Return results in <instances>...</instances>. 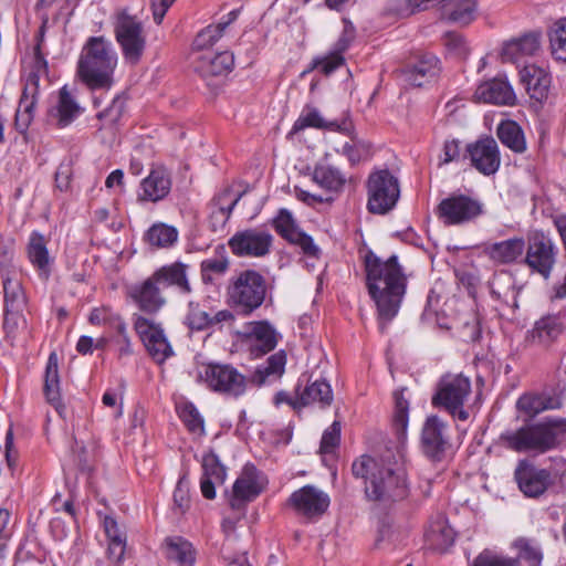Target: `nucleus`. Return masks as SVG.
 <instances>
[{"label":"nucleus","mask_w":566,"mask_h":566,"mask_svg":"<svg viewBox=\"0 0 566 566\" xmlns=\"http://www.w3.org/2000/svg\"><path fill=\"white\" fill-rule=\"evenodd\" d=\"M365 269L368 292L377 307L379 328L385 331L387 324L399 312L406 293L407 277L397 255L382 261L373 252H368L365 256Z\"/></svg>","instance_id":"1"},{"label":"nucleus","mask_w":566,"mask_h":566,"mask_svg":"<svg viewBox=\"0 0 566 566\" xmlns=\"http://www.w3.org/2000/svg\"><path fill=\"white\" fill-rule=\"evenodd\" d=\"M352 473L365 480V494L370 501L387 505L408 495L405 471L384 459L364 454L353 462Z\"/></svg>","instance_id":"2"},{"label":"nucleus","mask_w":566,"mask_h":566,"mask_svg":"<svg viewBox=\"0 0 566 566\" xmlns=\"http://www.w3.org/2000/svg\"><path fill=\"white\" fill-rule=\"evenodd\" d=\"M117 60V53L108 39L103 35L90 36L78 56L77 76L93 91L109 90L114 83Z\"/></svg>","instance_id":"3"},{"label":"nucleus","mask_w":566,"mask_h":566,"mask_svg":"<svg viewBox=\"0 0 566 566\" xmlns=\"http://www.w3.org/2000/svg\"><path fill=\"white\" fill-rule=\"evenodd\" d=\"M564 433H566V419L547 417L516 430L505 431L500 439L507 449L515 452L543 454L555 449Z\"/></svg>","instance_id":"4"},{"label":"nucleus","mask_w":566,"mask_h":566,"mask_svg":"<svg viewBox=\"0 0 566 566\" xmlns=\"http://www.w3.org/2000/svg\"><path fill=\"white\" fill-rule=\"evenodd\" d=\"M266 279L255 270H244L232 276L227 287L228 304L244 316L262 306L268 296Z\"/></svg>","instance_id":"5"},{"label":"nucleus","mask_w":566,"mask_h":566,"mask_svg":"<svg viewBox=\"0 0 566 566\" xmlns=\"http://www.w3.org/2000/svg\"><path fill=\"white\" fill-rule=\"evenodd\" d=\"M198 378L208 389L230 398L243 396L249 379L231 364L207 363L198 371Z\"/></svg>","instance_id":"6"},{"label":"nucleus","mask_w":566,"mask_h":566,"mask_svg":"<svg viewBox=\"0 0 566 566\" xmlns=\"http://www.w3.org/2000/svg\"><path fill=\"white\" fill-rule=\"evenodd\" d=\"M470 394L471 381L468 377L446 375L440 379L431 402L434 407L447 410L453 418L465 421L469 412L463 406Z\"/></svg>","instance_id":"7"},{"label":"nucleus","mask_w":566,"mask_h":566,"mask_svg":"<svg viewBox=\"0 0 566 566\" xmlns=\"http://www.w3.org/2000/svg\"><path fill=\"white\" fill-rule=\"evenodd\" d=\"M367 193L368 211L374 214H386L399 200V180L388 169L373 171L367 179Z\"/></svg>","instance_id":"8"},{"label":"nucleus","mask_w":566,"mask_h":566,"mask_svg":"<svg viewBox=\"0 0 566 566\" xmlns=\"http://www.w3.org/2000/svg\"><path fill=\"white\" fill-rule=\"evenodd\" d=\"M114 32L124 60L129 64H137L146 49V34L142 21L122 10L116 14Z\"/></svg>","instance_id":"9"},{"label":"nucleus","mask_w":566,"mask_h":566,"mask_svg":"<svg viewBox=\"0 0 566 566\" xmlns=\"http://www.w3.org/2000/svg\"><path fill=\"white\" fill-rule=\"evenodd\" d=\"M484 212V203L480 199L464 193H451L437 207V217L446 226H464L474 222Z\"/></svg>","instance_id":"10"},{"label":"nucleus","mask_w":566,"mask_h":566,"mask_svg":"<svg viewBox=\"0 0 566 566\" xmlns=\"http://www.w3.org/2000/svg\"><path fill=\"white\" fill-rule=\"evenodd\" d=\"M134 329L147 353L157 364H164L174 356V349L169 343L161 323L147 318L140 314L133 315Z\"/></svg>","instance_id":"11"},{"label":"nucleus","mask_w":566,"mask_h":566,"mask_svg":"<svg viewBox=\"0 0 566 566\" xmlns=\"http://www.w3.org/2000/svg\"><path fill=\"white\" fill-rule=\"evenodd\" d=\"M525 252V264L533 272L541 274L547 280L556 263L557 255V247L553 239L542 231H536L528 237Z\"/></svg>","instance_id":"12"},{"label":"nucleus","mask_w":566,"mask_h":566,"mask_svg":"<svg viewBox=\"0 0 566 566\" xmlns=\"http://www.w3.org/2000/svg\"><path fill=\"white\" fill-rule=\"evenodd\" d=\"M420 446L431 461H441L450 447L448 423L436 415L427 417L421 429Z\"/></svg>","instance_id":"13"},{"label":"nucleus","mask_w":566,"mask_h":566,"mask_svg":"<svg viewBox=\"0 0 566 566\" xmlns=\"http://www.w3.org/2000/svg\"><path fill=\"white\" fill-rule=\"evenodd\" d=\"M273 237L261 229H248L237 232L228 242L232 253L237 256L260 258L270 252Z\"/></svg>","instance_id":"14"},{"label":"nucleus","mask_w":566,"mask_h":566,"mask_svg":"<svg viewBox=\"0 0 566 566\" xmlns=\"http://www.w3.org/2000/svg\"><path fill=\"white\" fill-rule=\"evenodd\" d=\"M514 480L520 491L527 497H538L551 483V473L539 469L527 459L518 460L514 470Z\"/></svg>","instance_id":"15"},{"label":"nucleus","mask_w":566,"mask_h":566,"mask_svg":"<svg viewBox=\"0 0 566 566\" xmlns=\"http://www.w3.org/2000/svg\"><path fill=\"white\" fill-rule=\"evenodd\" d=\"M287 503L297 515L312 520L325 513L329 505V497L322 490L305 485L294 491Z\"/></svg>","instance_id":"16"},{"label":"nucleus","mask_w":566,"mask_h":566,"mask_svg":"<svg viewBox=\"0 0 566 566\" xmlns=\"http://www.w3.org/2000/svg\"><path fill=\"white\" fill-rule=\"evenodd\" d=\"M263 486L264 478L261 472L253 464H245L233 484L230 499L231 507L235 510L244 507L248 502L259 496Z\"/></svg>","instance_id":"17"},{"label":"nucleus","mask_w":566,"mask_h":566,"mask_svg":"<svg viewBox=\"0 0 566 566\" xmlns=\"http://www.w3.org/2000/svg\"><path fill=\"white\" fill-rule=\"evenodd\" d=\"M242 336L249 342L250 356L253 358L272 352L280 338L279 333L268 321L247 323Z\"/></svg>","instance_id":"18"},{"label":"nucleus","mask_w":566,"mask_h":566,"mask_svg":"<svg viewBox=\"0 0 566 566\" xmlns=\"http://www.w3.org/2000/svg\"><path fill=\"white\" fill-rule=\"evenodd\" d=\"M471 165L481 174L490 176L495 174L501 164L497 143L492 137H485L467 146Z\"/></svg>","instance_id":"19"},{"label":"nucleus","mask_w":566,"mask_h":566,"mask_svg":"<svg viewBox=\"0 0 566 566\" xmlns=\"http://www.w3.org/2000/svg\"><path fill=\"white\" fill-rule=\"evenodd\" d=\"M310 127L338 132L342 134L354 133V124L348 116H345L339 120H326L317 108L306 106L300 114L298 118L294 122L290 135H295Z\"/></svg>","instance_id":"20"},{"label":"nucleus","mask_w":566,"mask_h":566,"mask_svg":"<svg viewBox=\"0 0 566 566\" xmlns=\"http://www.w3.org/2000/svg\"><path fill=\"white\" fill-rule=\"evenodd\" d=\"M161 284L155 280L154 273L140 284L130 289L129 295L138 308L148 314H157L167 303L161 292Z\"/></svg>","instance_id":"21"},{"label":"nucleus","mask_w":566,"mask_h":566,"mask_svg":"<svg viewBox=\"0 0 566 566\" xmlns=\"http://www.w3.org/2000/svg\"><path fill=\"white\" fill-rule=\"evenodd\" d=\"M412 11L426 10L430 2L443 3L448 18L461 25L471 23L476 13V0H410Z\"/></svg>","instance_id":"22"},{"label":"nucleus","mask_w":566,"mask_h":566,"mask_svg":"<svg viewBox=\"0 0 566 566\" xmlns=\"http://www.w3.org/2000/svg\"><path fill=\"white\" fill-rule=\"evenodd\" d=\"M242 196L243 192L235 193L232 189L227 188L212 198L208 207L209 226L212 231L217 232L224 228Z\"/></svg>","instance_id":"23"},{"label":"nucleus","mask_w":566,"mask_h":566,"mask_svg":"<svg viewBox=\"0 0 566 566\" xmlns=\"http://www.w3.org/2000/svg\"><path fill=\"white\" fill-rule=\"evenodd\" d=\"M474 97L484 103L509 106L514 105L516 99L513 87L501 76L481 83L475 90Z\"/></svg>","instance_id":"24"},{"label":"nucleus","mask_w":566,"mask_h":566,"mask_svg":"<svg viewBox=\"0 0 566 566\" xmlns=\"http://www.w3.org/2000/svg\"><path fill=\"white\" fill-rule=\"evenodd\" d=\"M171 189L170 174L163 167L153 169L140 182L138 199L140 201L158 202L165 199Z\"/></svg>","instance_id":"25"},{"label":"nucleus","mask_w":566,"mask_h":566,"mask_svg":"<svg viewBox=\"0 0 566 566\" xmlns=\"http://www.w3.org/2000/svg\"><path fill=\"white\" fill-rule=\"evenodd\" d=\"M564 332V324L559 316L547 315L535 322L528 331L526 340L528 344L538 347H548Z\"/></svg>","instance_id":"26"},{"label":"nucleus","mask_w":566,"mask_h":566,"mask_svg":"<svg viewBox=\"0 0 566 566\" xmlns=\"http://www.w3.org/2000/svg\"><path fill=\"white\" fill-rule=\"evenodd\" d=\"M295 392L297 394L296 403L301 405V408L316 405L324 409L329 407L333 402L332 387L324 379H316L314 381L308 379L303 388L301 384H298L295 388Z\"/></svg>","instance_id":"27"},{"label":"nucleus","mask_w":566,"mask_h":566,"mask_svg":"<svg viewBox=\"0 0 566 566\" xmlns=\"http://www.w3.org/2000/svg\"><path fill=\"white\" fill-rule=\"evenodd\" d=\"M520 77L531 98L542 101L547 96L552 77L545 67L536 64L524 65Z\"/></svg>","instance_id":"28"},{"label":"nucleus","mask_w":566,"mask_h":566,"mask_svg":"<svg viewBox=\"0 0 566 566\" xmlns=\"http://www.w3.org/2000/svg\"><path fill=\"white\" fill-rule=\"evenodd\" d=\"M439 73V60L432 54H426L412 65L402 71L405 82L421 87L431 83Z\"/></svg>","instance_id":"29"},{"label":"nucleus","mask_w":566,"mask_h":566,"mask_svg":"<svg viewBox=\"0 0 566 566\" xmlns=\"http://www.w3.org/2000/svg\"><path fill=\"white\" fill-rule=\"evenodd\" d=\"M188 270L189 265L182 262H174L159 268L154 272V275L155 280H158L163 287L172 286L180 294L188 295L192 292Z\"/></svg>","instance_id":"30"},{"label":"nucleus","mask_w":566,"mask_h":566,"mask_svg":"<svg viewBox=\"0 0 566 566\" xmlns=\"http://www.w3.org/2000/svg\"><path fill=\"white\" fill-rule=\"evenodd\" d=\"M3 295H4V316L6 321L15 318L20 315L25 306L27 300L21 282L17 279V274L3 275Z\"/></svg>","instance_id":"31"},{"label":"nucleus","mask_w":566,"mask_h":566,"mask_svg":"<svg viewBox=\"0 0 566 566\" xmlns=\"http://www.w3.org/2000/svg\"><path fill=\"white\" fill-rule=\"evenodd\" d=\"M234 64L233 54L229 51L203 53L196 62L195 70L203 77L227 74Z\"/></svg>","instance_id":"32"},{"label":"nucleus","mask_w":566,"mask_h":566,"mask_svg":"<svg viewBox=\"0 0 566 566\" xmlns=\"http://www.w3.org/2000/svg\"><path fill=\"white\" fill-rule=\"evenodd\" d=\"M164 555L176 566H195L196 549L192 544L181 536L167 537L163 543Z\"/></svg>","instance_id":"33"},{"label":"nucleus","mask_w":566,"mask_h":566,"mask_svg":"<svg viewBox=\"0 0 566 566\" xmlns=\"http://www.w3.org/2000/svg\"><path fill=\"white\" fill-rule=\"evenodd\" d=\"M525 241L521 237L495 242L485 248L489 258L499 264H511L523 255Z\"/></svg>","instance_id":"34"},{"label":"nucleus","mask_w":566,"mask_h":566,"mask_svg":"<svg viewBox=\"0 0 566 566\" xmlns=\"http://www.w3.org/2000/svg\"><path fill=\"white\" fill-rule=\"evenodd\" d=\"M81 113L76 101L66 86L60 91L59 103L49 112V122L60 128L69 126Z\"/></svg>","instance_id":"35"},{"label":"nucleus","mask_w":566,"mask_h":566,"mask_svg":"<svg viewBox=\"0 0 566 566\" xmlns=\"http://www.w3.org/2000/svg\"><path fill=\"white\" fill-rule=\"evenodd\" d=\"M44 395L46 401L61 413L64 409L60 391L59 358L56 353H51L44 374Z\"/></svg>","instance_id":"36"},{"label":"nucleus","mask_w":566,"mask_h":566,"mask_svg":"<svg viewBox=\"0 0 566 566\" xmlns=\"http://www.w3.org/2000/svg\"><path fill=\"white\" fill-rule=\"evenodd\" d=\"M286 365V354L283 349L272 354L265 361L256 367L251 376V381L262 386L268 381L276 380L282 377Z\"/></svg>","instance_id":"37"},{"label":"nucleus","mask_w":566,"mask_h":566,"mask_svg":"<svg viewBox=\"0 0 566 566\" xmlns=\"http://www.w3.org/2000/svg\"><path fill=\"white\" fill-rule=\"evenodd\" d=\"M38 93L39 88H36L34 83L24 84L15 112V125L20 130L27 129L34 117Z\"/></svg>","instance_id":"38"},{"label":"nucleus","mask_w":566,"mask_h":566,"mask_svg":"<svg viewBox=\"0 0 566 566\" xmlns=\"http://www.w3.org/2000/svg\"><path fill=\"white\" fill-rule=\"evenodd\" d=\"M312 179L321 188L335 192L342 190L346 182L345 175L338 168L325 164L314 167Z\"/></svg>","instance_id":"39"},{"label":"nucleus","mask_w":566,"mask_h":566,"mask_svg":"<svg viewBox=\"0 0 566 566\" xmlns=\"http://www.w3.org/2000/svg\"><path fill=\"white\" fill-rule=\"evenodd\" d=\"M28 258L41 273H49L50 256L43 234L33 231L28 244Z\"/></svg>","instance_id":"40"},{"label":"nucleus","mask_w":566,"mask_h":566,"mask_svg":"<svg viewBox=\"0 0 566 566\" xmlns=\"http://www.w3.org/2000/svg\"><path fill=\"white\" fill-rule=\"evenodd\" d=\"M219 256L206 259L200 263L201 280L205 284H213L216 279L226 274L229 270V259L226 255L224 247L217 248Z\"/></svg>","instance_id":"41"},{"label":"nucleus","mask_w":566,"mask_h":566,"mask_svg":"<svg viewBox=\"0 0 566 566\" xmlns=\"http://www.w3.org/2000/svg\"><path fill=\"white\" fill-rule=\"evenodd\" d=\"M426 536L434 548L444 551L453 544L455 533L447 521L440 517L430 524Z\"/></svg>","instance_id":"42"},{"label":"nucleus","mask_w":566,"mask_h":566,"mask_svg":"<svg viewBox=\"0 0 566 566\" xmlns=\"http://www.w3.org/2000/svg\"><path fill=\"white\" fill-rule=\"evenodd\" d=\"M497 137L503 145L515 153H523L526 149L523 130L515 122L501 123L497 127Z\"/></svg>","instance_id":"43"},{"label":"nucleus","mask_w":566,"mask_h":566,"mask_svg":"<svg viewBox=\"0 0 566 566\" xmlns=\"http://www.w3.org/2000/svg\"><path fill=\"white\" fill-rule=\"evenodd\" d=\"M350 138V142L345 143L340 149L336 151L347 158L352 166L369 159L370 144L358 138L356 133L345 134Z\"/></svg>","instance_id":"44"},{"label":"nucleus","mask_w":566,"mask_h":566,"mask_svg":"<svg viewBox=\"0 0 566 566\" xmlns=\"http://www.w3.org/2000/svg\"><path fill=\"white\" fill-rule=\"evenodd\" d=\"M146 238L151 245L157 248L171 247L178 240V231L166 223H156L149 228Z\"/></svg>","instance_id":"45"},{"label":"nucleus","mask_w":566,"mask_h":566,"mask_svg":"<svg viewBox=\"0 0 566 566\" xmlns=\"http://www.w3.org/2000/svg\"><path fill=\"white\" fill-rule=\"evenodd\" d=\"M178 413L190 433L201 437L205 434V421L198 409L191 402L178 407Z\"/></svg>","instance_id":"46"},{"label":"nucleus","mask_w":566,"mask_h":566,"mask_svg":"<svg viewBox=\"0 0 566 566\" xmlns=\"http://www.w3.org/2000/svg\"><path fill=\"white\" fill-rule=\"evenodd\" d=\"M549 43L553 56L566 62V18L559 19L549 33Z\"/></svg>","instance_id":"47"},{"label":"nucleus","mask_w":566,"mask_h":566,"mask_svg":"<svg viewBox=\"0 0 566 566\" xmlns=\"http://www.w3.org/2000/svg\"><path fill=\"white\" fill-rule=\"evenodd\" d=\"M15 240L0 235V273L1 276L17 274Z\"/></svg>","instance_id":"48"},{"label":"nucleus","mask_w":566,"mask_h":566,"mask_svg":"<svg viewBox=\"0 0 566 566\" xmlns=\"http://www.w3.org/2000/svg\"><path fill=\"white\" fill-rule=\"evenodd\" d=\"M514 546L518 549V559L525 560L530 566H541L543 552L541 546L533 539L518 538Z\"/></svg>","instance_id":"49"},{"label":"nucleus","mask_w":566,"mask_h":566,"mask_svg":"<svg viewBox=\"0 0 566 566\" xmlns=\"http://www.w3.org/2000/svg\"><path fill=\"white\" fill-rule=\"evenodd\" d=\"M185 323L191 331L200 332L212 327L210 314L203 311L199 303L192 301L188 303V312L185 317Z\"/></svg>","instance_id":"50"},{"label":"nucleus","mask_w":566,"mask_h":566,"mask_svg":"<svg viewBox=\"0 0 566 566\" xmlns=\"http://www.w3.org/2000/svg\"><path fill=\"white\" fill-rule=\"evenodd\" d=\"M42 36L43 33L41 31L39 42L34 48L31 70L25 77V84L34 83L36 88H39L40 77L48 74V62L44 55L41 53Z\"/></svg>","instance_id":"51"},{"label":"nucleus","mask_w":566,"mask_h":566,"mask_svg":"<svg viewBox=\"0 0 566 566\" xmlns=\"http://www.w3.org/2000/svg\"><path fill=\"white\" fill-rule=\"evenodd\" d=\"M203 474L202 476L213 478L216 482L222 484L226 480V468L220 463L218 455L210 450L205 453L201 461Z\"/></svg>","instance_id":"52"},{"label":"nucleus","mask_w":566,"mask_h":566,"mask_svg":"<svg viewBox=\"0 0 566 566\" xmlns=\"http://www.w3.org/2000/svg\"><path fill=\"white\" fill-rule=\"evenodd\" d=\"M273 226L276 232L284 239L290 240L292 232H297L300 229L296 227L292 213L286 209H281L273 220Z\"/></svg>","instance_id":"53"},{"label":"nucleus","mask_w":566,"mask_h":566,"mask_svg":"<svg viewBox=\"0 0 566 566\" xmlns=\"http://www.w3.org/2000/svg\"><path fill=\"white\" fill-rule=\"evenodd\" d=\"M224 28L218 22L214 25H208L205 28L195 40V45L198 49H205L213 45L223 34Z\"/></svg>","instance_id":"54"},{"label":"nucleus","mask_w":566,"mask_h":566,"mask_svg":"<svg viewBox=\"0 0 566 566\" xmlns=\"http://www.w3.org/2000/svg\"><path fill=\"white\" fill-rule=\"evenodd\" d=\"M541 395L525 394L516 402V408L530 418L543 412Z\"/></svg>","instance_id":"55"},{"label":"nucleus","mask_w":566,"mask_h":566,"mask_svg":"<svg viewBox=\"0 0 566 566\" xmlns=\"http://www.w3.org/2000/svg\"><path fill=\"white\" fill-rule=\"evenodd\" d=\"M340 441V422L334 421L324 432L321 440V452L332 453Z\"/></svg>","instance_id":"56"},{"label":"nucleus","mask_w":566,"mask_h":566,"mask_svg":"<svg viewBox=\"0 0 566 566\" xmlns=\"http://www.w3.org/2000/svg\"><path fill=\"white\" fill-rule=\"evenodd\" d=\"M472 566H520V562L516 558L494 555L485 551L474 559Z\"/></svg>","instance_id":"57"},{"label":"nucleus","mask_w":566,"mask_h":566,"mask_svg":"<svg viewBox=\"0 0 566 566\" xmlns=\"http://www.w3.org/2000/svg\"><path fill=\"white\" fill-rule=\"evenodd\" d=\"M125 111V99L120 96L113 98L111 105L97 114L99 119H106L109 124H116Z\"/></svg>","instance_id":"58"},{"label":"nucleus","mask_w":566,"mask_h":566,"mask_svg":"<svg viewBox=\"0 0 566 566\" xmlns=\"http://www.w3.org/2000/svg\"><path fill=\"white\" fill-rule=\"evenodd\" d=\"M408 411H409V403L403 398L402 394L396 392L395 394V416L394 420L396 426L401 430L405 431L408 426Z\"/></svg>","instance_id":"59"},{"label":"nucleus","mask_w":566,"mask_h":566,"mask_svg":"<svg viewBox=\"0 0 566 566\" xmlns=\"http://www.w3.org/2000/svg\"><path fill=\"white\" fill-rule=\"evenodd\" d=\"M289 241L298 245L303 252L310 256H316L319 252V249L314 243L312 237L302 232L301 230L297 232H292V237Z\"/></svg>","instance_id":"60"},{"label":"nucleus","mask_w":566,"mask_h":566,"mask_svg":"<svg viewBox=\"0 0 566 566\" xmlns=\"http://www.w3.org/2000/svg\"><path fill=\"white\" fill-rule=\"evenodd\" d=\"M344 63L343 55L338 53H331L329 55L315 60L312 67L321 69V72L325 75L333 73Z\"/></svg>","instance_id":"61"},{"label":"nucleus","mask_w":566,"mask_h":566,"mask_svg":"<svg viewBox=\"0 0 566 566\" xmlns=\"http://www.w3.org/2000/svg\"><path fill=\"white\" fill-rule=\"evenodd\" d=\"M520 45L522 54L525 56L534 55L539 49V33L531 32L515 39Z\"/></svg>","instance_id":"62"},{"label":"nucleus","mask_w":566,"mask_h":566,"mask_svg":"<svg viewBox=\"0 0 566 566\" xmlns=\"http://www.w3.org/2000/svg\"><path fill=\"white\" fill-rule=\"evenodd\" d=\"M104 531L107 536L108 543L126 541L125 532L120 530L119 525L112 516H106L104 518Z\"/></svg>","instance_id":"63"},{"label":"nucleus","mask_w":566,"mask_h":566,"mask_svg":"<svg viewBox=\"0 0 566 566\" xmlns=\"http://www.w3.org/2000/svg\"><path fill=\"white\" fill-rule=\"evenodd\" d=\"M71 177H72L71 163L70 161L61 163L60 166L56 169V172H55V185H56V187L61 191L67 190L69 187H70Z\"/></svg>","instance_id":"64"}]
</instances>
